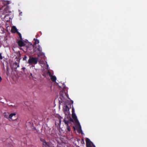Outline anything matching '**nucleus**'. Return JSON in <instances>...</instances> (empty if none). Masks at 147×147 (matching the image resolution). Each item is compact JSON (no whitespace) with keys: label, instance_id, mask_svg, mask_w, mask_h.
Here are the masks:
<instances>
[{"label":"nucleus","instance_id":"39448f33","mask_svg":"<svg viewBox=\"0 0 147 147\" xmlns=\"http://www.w3.org/2000/svg\"><path fill=\"white\" fill-rule=\"evenodd\" d=\"M38 58L37 57H30L28 60V63L31 65L36 64L38 62Z\"/></svg>","mask_w":147,"mask_h":147},{"label":"nucleus","instance_id":"6ab92c4d","mask_svg":"<svg viewBox=\"0 0 147 147\" xmlns=\"http://www.w3.org/2000/svg\"><path fill=\"white\" fill-rule=\"evenodd\" d=\"M48 74H49V75L50 76L51 78V76H53L51 75V73L49 71L48 72Z\"/></svg>","mask_w":147,"mask_h":147},{"label":"nucleus","instance_id":"f8f14e48","mask_svg":"<svg viewBox=\"0 0 147 147\" xmlns=\"http://www.w3.org/2000/svg\"><path fill=\"white\" fill-rule=\"evenodd\" d=\"M10 3V1H4L3 2V4L4 5V6H8V5Z\"/></svg>","mask_w":147,"mask_h":147},{"label":"nucleus","instance_id":"9b49d317","mask_svg":"<svg viewBox=\"0 0 147 147\" xmlns=\"http://www.w3.org/2000/svg\"><path fill=\"white\" fill-rule=\"evenodd\" d=\"M18 31V30L16 27L15 26H13L12 27L11 29V31L12 32L15 33Z\"/></svg>","mask_w":147,"mask_h":147},{"label":"nucleus","instance_id":"9d476101","mask_svg":"<svg viewBox=\"0 0 147 147\" xmlns=\"http://www.w3.org/2000/svg\"><path fill=\"white\" fill-rule=\"evenodd\" d=\"M63 112L65 115L67 116L68 113L67 106L66 105L65 108H63Z\"/></svg>","mask_w":147,"mask_h":147},{"label":"nucleus","instance_id":"a211bd4d","mask_svg":"<svg viewBox=\"0 0 147 147\" xmlns=\"http://www.w3.org/2000/svg\"><path fill=\"white\" fill-rule=\"evenodd\" d=\"M72 114H75L74 113V109L73 107H72Z\"/></svg>","mask_w":147,"mask_h":147},{"label":"nucleus","instance_id":"f03ea898","mask_svg":"<svg viewBox=\"0 0 147 147\" xmlns=\"http://www.w3.org/2000/svg\"><path fill=\"white\" fill-rule=\"evenodd\" d=\"M34 46L32 44L30 43H28L27 45H26L24 47V49L21 48L20 49L22 50L25 52L31 53V51L33 48Z\"/></svg>","mask_w":147,"mask_h":147},{"label":"nucleus","instance_id":"5701e85b","mask_svg":"<svg viewBox=\"0 0 147 147\" xmlns=\"http://www.w3.org/2000/svg\"><path fill=\"white\" fill-rule=\"evenodd\" d=\"M16 32H17L18 33L19 36H20L21 35V34L18 31Z\"/></svg>","mask_w":147,"mask_h":147},{"label":"nucleus","instance_id":"393cba45","mask_svg":"<svg viewBox=\"0 0 147 147\" xmlns=\"http://www.w3.org/2000/svg\"><path fill=\"white\" fill-rule=\"evenodd\" d=\"M25 67H23L22 68V69H23L24 71V70L25 69Z\"/></svg>","mask_w":147,"mask_h":147},{"label":"nucleus","instance_id":"423d86ee","mask_svg":"<svg viewBox=\"0 0 147 147\" xmlns=\"http://www.w3.org/2000/svg\"><path fill=\"white\" fill-rule=\"evenodd\" d=\"M40 140L42 142L43 147H51V144L49 142H47L44 139L40 138Z\"/></svg>","mask_w":147,"mask_h":147},{"label":"nucleus","instance_id":"ddd939ff","mask_svg":"<svg viewBox=\"0 0 147 147\" xmlns=\"http://www.w3.org/2000/svg\"><path fill=\"white\" fill-rule=\"evenodd\" d=\"M65 119H66V120H68L69 123V121H71L72 122H74L73 120L71 118L70 116H68L67 115V119H66V118H65Z\"/></svg>","mask_w":147,"mask_h":147},{"label":"nucleus","instance_id":"4be33fe9","mask_svg":"<svg viewBox=\"0 0 147 147\" xmlns=\"http://www.w3.org/2000/svg\"><path fill=\"white\" fill-rule=\"evenodd\" d=\"M81 142V143H83L84 142V140L82 138V139Z\"/></svg>","mask_w":147,"mask_h":147},{"label":"nucleus","instance_id":"b1692460","mask_svg":"<svg viewBox=\"0 0 147 147\" xmlns=\"http://www.w3.org/2000/svg\"><path fill=\"white\" fill-rule=\"evenodd\" d=\"M62 93H63V92H61V91L60 93H59V94H60V95H62Z\"/></svg>","mask_w":147,"mask_h":147},{"label":"nucleus","instance_id":"20e7f679","mask_svg":"<svg viewBox=\"0 0 147 147\" xmlns=\"http://www.w3.org/2000/svg\"><path fill=\"white\" fill-rule=\"evenodd\" d=\"M72 117L73 119L74 120V121L76 124L79 126V127L78 129V131L80 132L81 133H82V131L81 129V127L80 123L78 121L77 116L75 114H72Z\"/></svg>","mask_w":147,"mask_h":147},{"label":"nucleus","instance_id":"2eb2a0df","mask_svg":"<svg viewBox=\"0 0 147 147\" xmlns=\"http://www.w3.org/2000/svg\"><path fill=\"white\" fill-rule=\"evenodd\" d=\"M51 80L53 82H55L56 81V78L55 76H53L51 77Z\"/></svg>","mask_w":147,"mask_h":147},{"label":"nucleus","instance_id":"aec40b11","mask_svg":"<svg viewBox=\"0 0 147 147\" xmlns=\"http://www.w3.org/2000/svg\"><path fill=\"white\" fill-rule=\"evenodd\" d=\"M19 36V37H20V40H23V39L22 38V35H21V34Z\"/></svg>","mask_w":147,"mask_h":147},{"label":"nucleus","instance_id":"a878e982","mask_svg":"<svg viewBox=\"0 0 147 147\" xmlns=\"http://www.w3.org/2000/svg\"><path fill=\"white\" fill-rule=\"evenodd\" d=\"M5 117H6V118H7V116L5 115Z\"/></svg>","mask_w":147,"mask_h":147},{"label":"nucleus","instance_id":"f257e3e1","mask_svg":"<svg viewBox=\"0 0 147 147\" xmlns=\"http://www.w3.org/2000/svg\"><path fill=\"white\" fill-rule=\"evenodd\" d=\"M11 13V12L9 10V6H3L0 8V13L3 15H4L5 16L4 17H5L9 15V14Z\"/></svg>","mask_w":147,"mask_h":147},{"label":"nucleus","instance_id":"4468645a","mask_svg":"<svg viewBox=\"0 0 147 147\" xmlns=\"http://www.w3.org/2000/svg\"><path fill=\"white\" fill-rule=\"evenodd\" d=\"M16 114L15 113H11L9 115V118L10 119H12V117L14 116L15 117Z\"/></svg>","mask_w":147,"mask_h":147},{"label":"nucleus","instance_id":"7ed1b4c3","mask_svg":"<svg viewBox=\"0 0 147 147\" xmlns=\"http://www.w3.org/2000/svg\"><path fill=\"white\" fill-rule=\"evenodd\" d=\"M34 52H36L38 57L44 55V53L42 52V48L40 45L36 46L33 49Z\"/></svg>","mask_w":147,"mask_h":147},{"label":"nucleus","instance_id":"bb28decb","mask_svg":"<svg viewBox=\"0 0 147 147\" xmlns=\"http://www.w3.org/2000/svg\"><path fill=\"white\" fill-rule=\"evenodd\" d=\"M73 101H72V103H73Z\"/></svg>","mask_w":147,"mask_h":147},{"label":"nucleus","instance_id":"0eeeda50","mask_svg":"<svg viewBox=\"0 0 147 147\" xmlns=\"http://www.w3.org/2000/svg\"><path fill=\"white\" fill-rule=\"evenodd\" d=\"M86 142L87 147H95L92 142L88 138H86Z\"/></svg>","mask_w":147,"mask_h":147},{"label":"nucleus","instance_id":"1a4fd4ad","mask_svg":"<svg viewBox=\"0 0 147 147\" xmlns=\"http://www.w3.org/2000/svg\"><path fill=\"white\" fill-rule=\"evenodd\" d=\"M17 43L18 46L20 47H24L26 45L25 43L22 40H18Z\"/></svg>","mask_w":147,"mask_h":147},{"label":"nucleus","instance_id":"6e6552de","mask_svg":"<svg viewBox=\"0 0 147 147\" xmlns=\"http://www.w3.org/2000/svg\"><path fill=\"white\" fill-rule=\"evenodd\" d=\"M63 122L67 126V129L69 131H70L71 130V128L69 126V121L68 120H66L65 118H64V119L63 120Z\"/></svg>","mask_w":147,"mask_h":147},{"label":"nucleus","instance_id":"f3484780","mask_svg":"<svg viewBox=\"0 0 147 147\" xmlns=\"http://www.w3.org/2000/svg\"><path fill=\"white\" fill-rule=\"evenodd\" d=\"M14 64L16 65V66H17V67H16V66L15 67V68H17V67H19V63H18L17 62H16L14 63Z\"/></svg>","mask_w":147,"mask_h":147},{"label":"nucleus","instance_id":"dca6fc26","mask_svg":"<svg viewBox=\"0 0 147 147\" xmlns=\"http://www.w3.org/2000/svg\"><path fill=\"white\" fill-rule=\"evenodd\" d=\"M34 40L35 41V42H34L35 44H38L39 43V40L36 39L35 38H34Z\"/></svg>","mask_w":147,"mask_h":147},{"label":"nucleus","instance_id":"412c9836","mask_svg":"<svg viewBox=\"0 0 147 147\" xmlns=\"http://www.w3.org/2000/svg\"><path fill=\"white\" fill-rule=\"evenodd\" d=\"M26 58L27 57L26 56H25V57L23 58V60H25L26 59Z\"/></svg>","mask_w":147,"mask_h":147}]
</instances>
